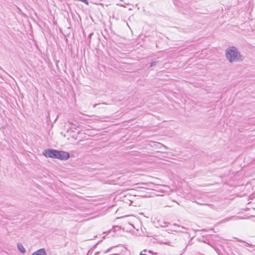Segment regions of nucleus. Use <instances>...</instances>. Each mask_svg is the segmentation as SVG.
Listing matches in <instances>:
<instances>
[{
	"mask_svg": "<svg viewBox=\"0 0 255 255\" xmlns=\"http://www.w3.org/2000/svg\"><path fill=\"white\" fill-rule=\"evenodd\" d=\"M226 56L230 62H239L243 60V56L238 51L237 48L232 46L227 49Z\"/></svg>",
	"mask_w": 255,
	"mask_h": 255,
	"instance_id": "nucleus-1",
	"label": "nucleus"
},
{
	"mask_svg": "<svg viewBox=\"0 0 255 255\" xmlns=\"http://www.w3.org/2000/svg\"><path fill=\"white\" fill-rule=\"evenodd\" d=\"M58 150L53 149H45L43 151V155L45 157L57 158Z\"/></svg>",
	"mask_w": 255,
	"mask_h": 255,
	"instance_id": "nucleus-2",
	"label": "nucleus"
},
{
	"mask_svg": "<svg viewBox=\"0 0 255 255\" xmlns=\"http://www.w3.org/2000/svg\"><path fill=\"white\" fill-rule=\"evenodd\" d=\"M70 157L68 152L63 150H58L57 158L60 160H66Z\"/></svg>",
	"mask_w": 255,
	"mask_h": 255,
	"instance_id": "nucleus-3",
	"label": "nucleus"
},
{
	"mask_svg": "<svg viewBox=\"0 0 255 255\" xmlns=\"http://www.w3.org/2000/svg\"><path fill=\"white\" fill-rule=\"evenodd\" d=\"M32 255H47L44 249H40L33 253Z\"/></svg>",
	"mask_w": 255,
	"mask_h": 255,
	"instance_id": "nucleus-4",
	"label": "nucleus"
},
{
	"mask_svg": "<svg viewBox=\"0 0 255 255\" xmlns=\"http://www.w3.org/2000/svg\"><path fill=\"white\" fill-rule=\"evenodd\" d=\"M17 248L18 250V251L22 253V254H24L25 252H26V250L25 249V248H24V247L23 246V245L20 244V243H18L17 244Z\"/></svg>",
	"mask_w": 255,
	"mask_h": 255,
	"instance_id": "nucleus-5",
	"label": "nucleus"
},
{
	"mask_svg": "<svg viewBox=\"0 0 255 255\" xmlns=\"http://www.w3.org/2000/svg\"><path fill=\"white\" fill-rule=\"evenodd\" d=\"M156 63V62H151V64H150V67H153V66H155Z\"/></svg>",
	"mask_w": 255,
	"mask_h": 255,
	"instance_id": "nucleus-6",
	"label": "nucleus"
},
{
	"mask_svg": "<svg viewBox=\"0 0 255 255\" xmlns=\"http://www.w3.org/2000/svg\"><path fill=\"white\" fill-rule=\"evenodd\" d=\"M236 239L237 240V241L238 242H244L243 241L240 240V239H239L238 238H236Z\"/></svg>",
	"mask_w": 255,
	"mask_h": 255,
	"instance_id": "nucleus-7",
	"label": "nucleus"
},
{
	"mask_svg": "<svg viewBox=\"0 0 255 255\" xmlns=\"http://www.w3.org/2000/svg\"><path fill=\"white\" fill-rule=\"evenodd\" d=\"M163 187H164V188H165V189H169V187L166 186H163Z\"/></svg>",
	"mask_w": 255,
	"mask_h": 255,
	"instance_id": "nucleus-8",
	"label": "nucleus"
},
{
	"mask_svg": "<svg viewBox=\"0 0 255 255\" xmlns=\"http://www.w3.org/2000/svg\"><path fill=\"white\" fill-rule=\"evenodd\" d=\"M118 5H120V6H124L123 4H122V3H119V4H117Z\"/></svg>",
	"mask_w": 255,
	"mask_h": 255,
	"instance_id": "nucleus-9",
	"label": "nucleus"
},
{
	"mask_svg": "<svg viewBox=\"0 0 255 255\" xmlns=\"http://www.w3.org/2000/svg\"><path fill=\"white\" fill-rule=\"evenodd\" d=\"M99 253V252H96L95 253V255H98V254Z\"/></svg>",
	"mask_w": 255,
	"mask_h": 255,
	"instance_id": "nucleus-10",
	"label": "nucleus"
},
{
	"mask_svg": "<svg viewBox=\"0 0 255 255\" xmlns=\"http://www.w3.org/2000/svg\"><path fill=\"white\" fill-rule=\"evenodd\" d=\"M71 128H69V129H68V131H69V130H71Z\"/></svg>",
	"mask_w": 255,
	"mask_h": 255,
	"instance_id": "nucleus-11",
	"label": "nucleus"
},
{
	"mask_svg": "<svg viewBox=\"0 0 255 255\" xmlns=\"http://www.w3.org/2000/svg\"><path fill=\"white\" fill-rule=\"evenodd\" d=\"M108 252V251L105 252V253H107Z\"/></svg>",
	"mask_w": 255,
	"mask_h": 255,
	"instance_id": "nucleus-12",
	"label": "nucleus"
},
{
	"mask_svg": "<svg viewBox=\"0 0 255 255\" xmlns=\"http://www.w3.org/2000/svg\"><path fill=\"white\" fill-rule=\"evenodd\" d=\"M96 105H96V104H95V105L94 106V107H95Z\"/></svg>",
	"mask_w": 255,
	"mask_h": 255,
	"instance_id": "nucleus-13",
	"label": "nucleus"
}]
</instances>
